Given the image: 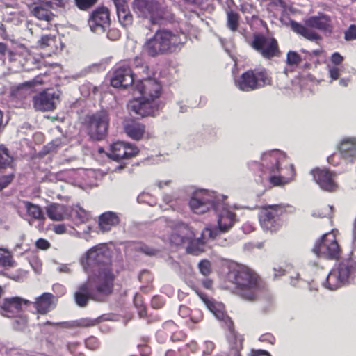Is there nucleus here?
I'll return each instance as SVG.
<instances>
[{
    "mask_svg": "<svg viewBox=\"0 0 356 356\" xmlns=\"http://www.w3.org/2000/svg\"><path fill=\"white\" fill-rule=\"evenodd\" d=\"M115 280L113 268L93 269L87 280L78 286L74 293L76 304L85 307L90 300L105 301L113 293Z\"/></svg>",
    "mask_w": 356,
    "mask_h": 356,
    "instance_id": "nucleus-1",
    "label": "nucleus"
},
{
    "mask_svg": "<svg viewBox=\"0 0 356 356\" xmlns=\"http://www.w3.org/2000/svg\"><path fill=\"white\" fill-rule=\"evenodd\" d=\"M229 282L234 285L235 293L244 300L255 301L268 291V286L253 269L245 265H238L228 273Z\"/></svg>",
    "mask_w": 356,
    "mask_h": 356,
    "instance_id": "nucleus-2",
    "label": "nucleus"
},
{
    "mask_svg": "<svg viewBox=\"0 0 356 356\" xmlns=\"http://www.w3.org/2000/svg\"><path fill=\"white\" fill-rule=\"evenodd\" d=\"M248 165L260 177L293 178L296 176L295 167L289 158L284 152L277 149L264 152L261 162L251 161Z\"/></svg>",
    "mask_w": 356,
    "mask_h": 356,
    "instance_id": "nucleus-3",
    "label": "nucleus"
},
{
    "mask_svg": "<svg viewBox=\"0 0 356 356\" xmlns=\"http://www.w3.org/2000/svg\"><path fill=\"white\" fill-rule=\"evenodd\" d=\"M187 41L186 34L178 30L159 29L145 44L144 48L149 56L170 54L180 49Z\"/></svg>",
    "mask_w": 356,
    "mask_h": 356,
    "instance_id": "nucleus-4",
    "label": "nucleus"
},
{
    "mask_svg": "<svg viewBox=\"0 0 356 356\" xmlns=\"http://www.w3.org/2000/svg\"><path fill=\"white\" fill-rule=\"evenodd\" d=\"M218 232L217 229L213 230L209 228H205L202 231V237L195 238V234L191 228L187 224L179 222L173 229L170 236V241L172 244L177 246L187 244V252L191 254H196L198 249L195 248L193 244L197 243L200 245H204L207 236L209 238L214 239L217 236Z\"/></svg>",
    "mask_w": 356,
    "mask_h": 356,
    "instance_id": "nucleus-5",
    "label": "nucleus"
},
{
    "mask_svg": "<svg viewBox=\"0 0 356 356\" xmlns=\"http://www.w3.org/2000/svg\"><path fill=\"white\" fill-rule=\"evenodd\" d=\"M296 211L295 207L287 204L266 205L259 213L260 225L266 231L276 232L282 225L281 217L293 215Z\"/></svg>",
    "mask_w": 356,
    "mask_h": 356,
    "instance_id": "nucleus-6",
    "label": "nucleus"
},
{
    "mask_svg": "<svg viewBox=\"0 0 356 356\" xmlns=\"http://www.w3.org/2000/svg\"><path fill=\"white\" fill-rule=\"evenodd\" d=\"M272 77L265 67L249 69L234 79L235 86L242 92H252L272 84Z\"/></svg>",
    "mask_w": 356,
    "mask_h": 356,
    "instance_id": "nucleus-7",
    "label": "nucleus"
},
{
    "mask_svg": "<svg viewBox=\"0 0 356 356\" xmlns=\"http://www.w3.org/2000/svg\"><path fill=\"white\" fill-rule=\"evenodd\" d=\"M356 280V258H349L340 262L327 276L325 286L336 290Z\"/></svg>",
    "mask_w": 356,
    "mask_h": 356,
    "instance_id": "nucleus-8",
    "label": "nucleus"
},
{
    "mask_svg": "<svg viewBox=\"0 0 356 356\" xmlns=\"http://www.w3.org/2000/svg\"><path fill=\"white\" fill-rule=\"evenodd\" d=\"M292 30L311 41L319 40L321 37L312 29H316L325 33H331L332 26L330 17L324 14L312 16L305 20V25L295 21L291 23Z\"/></svg>",
    "mask_w": 356,
    "mask_h": 356,
    "instance_id": "nucleus-9",
    "label": "nucleus"
},
{
    "mask_svg": "<svg viewBox=\"0 0 356 356\" xmlns=\"http://www.w3.org/2000/svg\"><path fill=\"white\" fill-rule=\"evenodd\" d=\"M133 9L139 17L149 19L152 24H160L170 16L167 8L161 7L156 0H134Z\"/></svg>",
    "mask_w": 356,
    "mask_h": 356,
    "instance_id": "nucleus-10",
    "label": "nucleus"
},
{
    "mask_svg": "<svg viewBox=\"0 0 356 356\" xmlns=\"http://www.w3.org/2000/svg\"><path fill=\"white\" fill-rule=\"evenodd\" d=\"M110 118L105 111L86 115L83 125L89 137L96 141L104 140L108 134Z\"/></svg>",
    "mask_w": 356,
    "mask_h": 356,
    "instance_id": "nucleus-11",
    "label": "nucleus"
},
{
    "mask_svg": "<svg viewBox=\"0 0 356 356\" xmlns=\"http://www.w3.org/2000/svg\"><path fill=\"white\" fill-rule=\"evenodd\" d=\"M225 198V195H217L214 191L202 189L194 193L189 205L194 213L202 214L211 209L215 211L219 210L220 202L221 199Z\"/></svg>",
    "mask_w": 356,
    "mask_h": 356,
    "instance_id": "nucleus-12",
    "label": "nucleus"
},
{
    "mask_svg": "<svg viewBox=\"0 0 356 356\" xmlns=\"http://www.w3.org/2000/svg\"><path fill=\"white\" fill-rule=\"evenodd\" d=\"M312 252L318 257L328 260H338L341 255V248L334 231L323 234L315 243Z\"/></svg>",
    "mask_w": 356,
    "mask_h": 356,
    "instance_id": "nucleus-13",
    "label": "nucleus"
},
{
    "mask_svg": "<svg viewBox=\"0 0 356 356\" xmlns=\"http://www.w3.org/2000/svg\"><path fill=\"white\" fill-rule=\"evenodd\" d=\"M251 47L266 60H271L281 55L278 42L274 38H266L261 34L254 35Z\"/></svg>",
    "mask_w": 356,
    "mask_h": 356,
    "instance_id": "nucleus-14",
    "label": "nucleus"
},
{
    "mask_svg": "<svg viewBox=\"0 0 356 356\" xmlns=\"http://www.w3.org/2000/svg\"><path fill=\"white\" fill-rule=\"evenodd\" d=\"M86 259L93 269L112 268L111 251L106 245L99 244L90 248L87 252Z\"/></svg>",
    "mask_w": 356,
    "mask_h": 356,
    "instance_id": "nucleus-15",
    "label": "nucleus"
},
{
    "mask_svg": "<svg viewBox=\"0 0 356 356\" xmlns=\"http://www.w3.org/2000/svg\"><path fill=\"white\" fill-rule=\"evenodd\" d=\"M160 104L149 99L143 98L134 99L127 104L128 111L131 113L139 115L142 118L147 116H155L159 110Z\"/></svg>",
    "mask_w": 356,
    "mask_h": 356,
    "instance_id": "nucleus-16",
    "label": "nucleus"
},
{
    "mask_svg": "<svg viewBox=\"0 0 356 356\" xmlns=\"http://www.w3.org/2000/svg\"><path fill=\"white\" fill-rule=\"evenodd\" d=\"M134 82V77L129 60L120 62L111 79V86L115 88H126Z\"/></svg>",
    "mask_w": 356,
    "mask_h": 356,
    "instance_id": "nucleus-17",
    "label": "nucleus"
},
{
    "mask_svg": "<svg viewBox=\"0 0 356 356\" xmlns=\"http://www.w3.org/2000/svg\"><path fill=\"white\" fill-rule=\"evenodd\" d=\"M140 152L138 147L129 143L117 141L110 145L107 155L114 161L129 159L136 157Z\"/></svg>",
    "mask_w": 356,
    "mask_h": 356,
    "instance_id": "nucleus-18",
    "label": "nucleus"
},
{
    "mask_svg": "<svg viewBox=\"0 0 356 356\" xmlns=\"http://www.w3.org/2000/svg\"><path fill=\"white\" fill-rule=\"evenodd\" d=\"M59 96L55 92L43 90L33 97V108L37 111H52L56 108V102Z\"/></svg>",
    "mask_w": 356,
    "mask_h": 356,
    "instance_id": "nucleus-19",
    "label": "nucleus"
},
{
    "mask_svg": "<svg viewBox=\"0 0 356 356\" xmlns=\"http://www.w3.org/2000/svg\"><path fill=\"white\" fill-rule=\"evenodd\" d=\"M31 302L20 297L6 298L3 300L0 307L2 314L8 318L17 316L23 310L24 306H29Z\"/></svg>",
    "mask_w": 356,
    "mask_h": 356,
    "instance_id": "nucleus-20",
    "label": "nucleus"
},
{
    "mask_svg": "<svg viewBox=\"0 0 356 356\" xmlns=\"http://www.w3.org/2000/svg\"><path fill=\"white\" fill-rule=\"evenodd\" d=\"M88 24L92 32H104L110 25L108 9L105 7H100L94 10L88 19Z\"/></svg>",
    "mask_w": 356,
    "mask_h": 356,
    "instance_id": "nucleus-21",
    "label": "nucleus"
},
{
    "mask_svg": "<svg viewBox=\"0 0 356 356\" xmlns=\"http://www.w3.org/2000/svg\"><path fill=\"white\" fill-rule=\"evenodd\" d=\"M227 197L220 202V209L215 211L218 213V226L219 232L225 233L228 232L236 221V214L230 211L227 204L225 203Z\"/></svg>",
    "mask_w": 356,
    "mask_h": 356,
    "instance_id": "nucleus-22",
    "label": "nucleus"
},
{
    "mask_svg": "<svg viewBox=\"0 0 356 356\" xmlns=\"http://www.w3.org/2000/svg\"><path fill=\"white\" fill-rule=\"evenodd\" d=\"M135 88L143 98L155 102L159 98L161 92V86L153 79L138 81L135 86Z\"/></svg>",
    "mask_w": 356,
    "mask_h": 356,
    "instance_id": "nucleus-23",
    "label": "nucleus"
},
{
    "mask_svg": "<svg viewBox=\"0 0 356 356\" xmlns=\"http://www.w3.org/2000/svg\"><path fill=\"white\" fill-rule=\"evenodd\" d=\"M123 127L125 134L134 140L139 141L152 137L151 134L146 131L145 125L134 119L125 120Z\"/></svg>",
    "mask_w": 356,
    "mask_h": 356,
    "instance_id": "nucleus-24",
    "label": "nucleus"
},
{
    "mask_svg": "<svg viewBox=\"0 0 356 356\" xmlns=\"http://www.w3.org/2000/svg\"><path fill=\"white\" fill-rule=\"evenodd\" d=\"M223 320L228 323V327L230 330V334L229 336L228 340L231 354L233 356H241V351L243 348L244 339L242 335L239 334L234 330V323L228 316H226V318H225Z\"/></svg>",
    "mask_w": 356,
    "mask_h": 356,
    "instance_id": "nucleus-25",
    "label": "nucleus"
},
{
    "mask_svg": "<svg viewBox=\"0 0 356 356\" xmlns=\"http://www.w3.org/2000/svg\"><path fill=\"white\" fill-rule=\"evenodd\" d=\"M338 149L342 159L348 163H353L356 159V138L343 139L339 145Z\"/></svg>",
    "mask_w": 356,
    "mask_h": 356,
    "instance_id": "nucleus-26",
    "label": "nucleus"
},
{
    "mask_svg": "<svg viewBox=\"0 0 356 356\" xmlns=\"http://www.w3.org/2000/svg\"><path fill=\"white\" fill-rule=\"evenodd\" d=\"M120 222L119 215L113 211H106L101 214L98 218V226L103 233L111 231L113 227L118 226Z\"/></svg>",
    "mask_w": 356,
    "mask_h": 356,
    "instance_id": "nucleus-27",
    "label": "nucleus"
},
{
    "mask_svg": "<svg viewBox=\"0 0 356 356\" xmlns=\"http://www.w3.org/2000/svg\"><path fill=\"white\" fill-rule=\"evenodd\" d=\"M54 296L51 293H44L38 297L33 303L36 309L37 313L40 314H46L54 307Z\"/></svg>",
    "mask_w": 356,
    "mask_h": 356,
    "instance_id": "nucleus-28",
    "label": "nucleus"
},
{
    "mask_svg": "<svg viewBox=\"0 0 356 356\" xmlns=\"http://www.w3.org/2000/svg\"><path fill=\"white\" fill-rule=\"evenodd\" d=\"M47 216L54 221L68 218L69 208L63 204L54 203L46 207Z\"/></svg>",
    "mask_w": 356,
    "mask_h": 356,
    "instance_id": "nucleus-29",
    "label": "nucleus"
},
{
    "mask_svg": "<svg viewBox=\"0 0 356 356\" xmlns=\"http://www.w3.org/2000/svg\"><path fill=\"white\" fill-rule=\"evenodd\" d=\"M193 289L195 291L200 298L202 300V302L205 304L207 307L218 318L224 319L226 318V316L219 309L220 305L211 298H209L206 293L202 292L197 287H193Z\"/></svg>",
    "mask_w": 356,
    "mask_h": 356,
    "instance_id": "nucleus-30",
    "label": "nucleus"
},
{
    "mask_svg": "<svg viewBox=\"0 0 356 356\" xmlns=\"http://www.w3.org/2000/svg\"><path fill=\"white\" fill-rule=\"evenodd\" d=\"M68 218L79 225L87 222L90 219V214L88 211L80 207L69 209Z\"/></svg>",
    "mask_w": 356,
    "mask_h": 356,
    "instance_id": "nucleus-31",
    "label": "nucleus"
},
{
    "mask_svg": "<svg viewBox=\"0 0 356 356\" xmlns=\"http://www.w3.org/2000/svg\"><path fill=\"white\" fill-rule=\"evenodd\" d=\"M23 204L26 211L27 215L33 220L44 221L45 220L44 213L42 208L29 201H23Z\"/></svg>",
    "mask_w": 356,
    "mask_h": 356,
    "instance_id": "nucleus-32",
    "label": "nucleus"
},
{
    "mask_svg": "<svg viewBox=\"0 0 356 356\" xmlns=\"http://www.w3.org/2000/svg\"><path fill=\"white\" fill-rule=\"evenodd\" d=\"M51 8V6L49 5V2H45L44 3L35 6L31 13L33 15L38 19L49 22L52 19V13L50 10Z\"/></svg>",
    "mask_w": 356,
    "mask_h": 356,
    "instance_id": "nucleus-33",
    "label": "nucleus"
},
{
    "mask_svg": "<svg viewBox=\"0 0 356 356\" xmlns=\"http://www.w3.org/2000/svg\"><path fill=\"white\" fill-rule=\"evenodd\" d=\"M14 159L8 149L3 145H0V170L13 168Z\"/></svg>",
    "mask_w": 356,
    "mask_h": 356,
    "instance_id": "nucleus-34",
    "label": "nucleus"
},
{
    "mask_svg": "<svg viewBox=\"0 0 356 356\" xmlns=\"http://www.w3.org/2000/svg\"><path fill=\"white\" fill-rule=\"evenodd\" d=\"M16 266L12 253L5 248H0V266L12 268Z\"/></svg>",
    "mask_w": 356,
    "mask_h": 356,
    "instance_id": "nucleus-35",
    "label": "nucleus"
},
{
    "mask_svg": "<svg viewBox=\"0 0 356 356\" xmlns=\"http://www.w3.org/2000/svg\"><path fill=\"white\" fill-rule=\"evenodd\" d=\"M240 15L234 10L227 12V26L232 31H236L239 26Z\"/></svg>",
    "mask_w": 356,
    "mask_h": 356,
    "instance_id": "nucleus-36",
    "label": "nucleus"
},
{
    "mask_svg": "<svg viewBox=\"0 0 356 356\" xmlns=\"http://www.w3.org/2000/svg\"><path fill=\"white\" fill-rule=\"evenodd\" d=\"M119 22L124 27H128L133 23V16L129 10V8H125L117 11Z\"/></svg>",
    "mask_w": 356,
    "mask_h": 356,
    "instance_id": "nucleus-37",
    "label": "nucleus"
},
{
    "mask_svg": "<svg viewBox=\"0 0 356 356\" xmlns=\"http://www.w3.org/2000/svg\"><path fill=\"white\" fill-rule=\"evenodd\" d=\"M316 181L317 184L320 186V188L327 192H334L337 188L338 185L334 181V179H315Z\"/></svg>",
    "mask_w": 356,
    "mask_h": 356,
    "instance_id": "nucleus-38",
    "label": "nucleus"
},
{
    "mask_svg": "<svg viewBox=\"0 0 356 356\" xmlns=\"http://www.w3.org/2000/svg\"><path fill=\"white\" fill-rule=\"evenodd\" d=\"M312 175L314 178H333L336 176L332 172L330 171L328 169L323 168H316L312 171Z\"/></svg>",
    "mask_w": 356,
    "mask_h": 356,
    "instance_id": "nucleus-39",
    "label": "nucleus"
},
{
    "mask_svg": "<svg viewBox=\"0 0 356 356\" xmlns=\"http://www.w3.org/2000/svg\"><path fill=\"white\" fill-rule=\"evenodd\" d=\"M134 303L138 309L140 317H146L147 314V308L140 295L137 294L134 296Z\"/></svg>",
    "mask_w": 356,
    "mask_h": 356,
    "instance_id": "nucleus-40",
    "label": "nucleus"
},
{
    "mask_svg": "<svg viewBox=\"0 0 356 356\" xmlns=\"http://www.w3.org/2000/svg\"><path fill=\"white\" fill-rule=\"evenodd\" d=\"M44 83V81L42 80V75H38L35 76L33 80L26 81L25 83H23L18 86L16 89L17 92H19L21 90H23L24 89L31 88L35 84H42Z\"/></svg>",
    "mask_w": 356,
    "mask_h": 356,
    "instance_id": "nucleus-41",
    "label": "nucleus"
},
{
    "mask_svg": "<svg viewBox=\"0 0 356 356\" xmlns=\"http://www.w3.org/2000/svg\"><path fill=\"white\" fill-rule=\"evenodd\" d=\"M97 323V321L96 319H92L90 318H81L77 319V325L78 328H88L91 327Z\"/></svg>",
    "mask_w": 356,
    "mask_h": 356,
    "instance_id": "nucleus-42",
    "label": "nucleus"
},
{
    "mask_svg": "<svg viewBox=\"0 0 356 356\" xmlns=\"http://www.w3.org/2000/svg\"><path fill=\"white\" fill-rule=\"evenodd\" d=\"M56 38L49 35H43L40 40V44L42 48L47 47L56 46Z\"/></svg>",
    "mask_w": 356,
    "mask_h": 356,
    "instance_id": "nucleus-43",
    "label": "nucleus"
},
{
    "mask_svg": "<svg viewBox=\"0 0 356 356\" xmlns=\"http://www.w3.org/2000/svg\"><path fill=\"white\" fill-rule=\"evenodd\" d=\"M85 346L88 349L96 350L100 347V342L97 337L90 336L85 340Z\"/></svg>",
    "mask_w": 356,
    "mask_h": 356,
    "instance_id": "nucleus-44",
    "label": "nucleus"
},
{
    "mask_svg": "<svg viewBox=\"0 0 356 356\" xmlns=\"http://www.w3.org/2000/svg\"><path fill=\"white\" fill-rule=\"evenodd\" d=\"M302 61L300 56L296 51H289L287 54L286 62L289 65H297Z\"/></svg>",
    "mask_w": 356,
    "mask_h": 356,
    "instance_id": "nucleus-45",
    "label": "nucleus"
},
{
    "mask_svg": "<svg viewBox=\"0 0 356 356\" xmlns=\"http://www.w3.org/2000/svg\"><path fill=\"white\" fill-rule=\"evenodd\" d=\"M262 182L265 181L266 183H264L265 184H267V188L270 189L273 187H277V186H283L285 184H287L289 183V179H261Z\"/></svg>",
    "mask_w": 356,
    "mask_h": 356,
    "instance_id": "nucleus-46",
    "label": "nucleus"
},
{
    "mask_svg": "<svg viewBox=\"0 0 356 356\" xmlns=\"http://www.w3.org/2000/svg\"><path fill=\"white\" fill-rule=\"evenodd\" d=\"M198 268L200 273L205 276L211 272V264L208 260H202L198 264Z\"/></svg>",
    "mask_w": 356,
    "mask_h": 356,
    "instance_id": "nucleus-47",
    "label": "nucleus"
},
{
    "mask_svg": "<svg viewBox=\"0 0 356 356\" xmlns=\"http://www.w3.org/2000/svg\"><path fill=\"white\" fill-rule=\"evenodd\" d=\"M97 0H75L76 6L82 10H86L94 6Z\"/></svg>",
    "mask_w": 356,
    "mask_h": 356,
    "instance_id": "nucleus-48",
    "label": "nucleus"
},
{
    "mask_svg": "<svg viewBox=\"0 0 356 356\" xmlns=\"http://www.w3.org/2000/svg\"><path fill=\"white\" fill-rule=\"evenodd\" d=\"M286 7L284 0H268V8L270 10L285 9Z\"/></svg>",
    "mask_w": 356,
    "mask_h": 356,
    "instance_id": "nucleus-49",
    "label": "nucleus"
},
{
    "mask_svg": "<svg viewBox=\"0 0 356 356\" xmlns=\"http://www.w3.org/2000/svg\"><path fill=\"white\" fill-rule=\"evenodd\" d=\"M344 38L347 41L356 40V25L351 24L345 32Z\"/></svg>",
    "mask_w": 356,
    "mask_h": 356,
    "instance_id": "nucleus-50",
    "label": "nucleus"
},
{
    "mask_svg": "<svg viewBox=\"0 0 356 356\" xmlns=\"http://www.w3.org/2000/svg\"><path fill=\"white\" fill-rule=\"evenodd\" d=\"M190 319L192 322L197 323L203 319V314L201 310L195 309L192 310Z\"/></svg>",
    "mask_w": 356,
    "mask_h": 356,
    "instance_id": "nucleus-51",
    "label": "nucleus"
},
{
    "mask_svg": "<svg viewBox=\"0 0 356 356\" xmlns=\"http://www.w3.org/2000/svg\"><path fill=\"white\" fill-rule=\"evenodd\" d=\"M204 347L205 348L202 352V356H211L216 348V346L213 342L207 341L204 343Z\"/></svg>",
    "mask_w": 356,
    "mask_h": 356,
    "instance_id": "nucleus-52",
    "label": "nucleus"
},
{
    "mask_svg": "<svg viewBox=\"0 0 356 356\" xmlns=\"http://www.w3.org/2000/svg\"><path fill=\"white\" fill-rule=\"evenodd\" d=\"M35 246L38 249L46 250L50 248L51 244L44 238H39L35 242Z\"/></svg>",
    "mask_w": 356,
    "mask_h": 356,
    "instance_id": "nucleus-53",
    "label": "nucleus"
},
{
    "mask_svg": "<svg viewBox=\"0 0 356 356\" xmlns=\"http://www.w3.org/2000/svg\"><path fill=\"white\" fill-rule=\"evenodd\" d=\"M329 75L332 81L337 80L340 76V70L337 66L329 67Z\"/></svg>",
    "mask_w": 356,
    "mask_h": 356,
    "instance_id": "nucleus-54",
    "label": "nucleus"
},
{
    "mask_svg": "<svg viewBox=\"0 0 356 356\" xmlns=\"http://www.w3.org/2000/svg\"><path fill=\"white\" fill-rule=\"evenodd\" d=\"M138 250L147 255H154L157 250L154 248H150L147 245H142L138 248Z\"/></svg>",
    "mask_w": 356,
    "mask_h": 356,
    "instance_id": "nucleus-55",
    "label": "nucleus"
},
{
    "mask_svg": "<svg viewBox=\"0 0 356 356\" xmlns=\"http://www.w3.org/2000/svg\"><path fill=\"white\" fill-rule=\"evenodd\" d=\"M330 60L335 65H341L344 60V58L338 52L332 54Z\"/></svg>",
    "mask_w": 356,
    "mask_h": 356,
    "instance_id": "nucleus-56",
    "label": "nucleus"
},
{
    "mask_svg": "<svg viewBox=\"0 0 356 356\" xmlns=\"http://www.w3.org/2000/svg\"><path fill=\"white\" fill-rule=\"evenodd\" d=\"M58 324H59V325L63 328H67V329L78 328L77 320L60 322V323H58Z\"/></svg>",
    "mask_w": 356,
    "mask_h": 356,
    "instance_id": "nucleus-57",
    "label": "nucleus"
},
{
    "mask_svg": "<svg viewBox=\"0 0 356 356\" xmlns=\"http://www.w3.org/2000/svg\"><path fill=\"white\" fill-rule=\"evenodd\" d=\"M260 341L263 342H268L270 344H274L275 343V337L270 333H266L262 334L260 337Z\"/></svg>",
    "mask_w": 356,
    "mask_h": 356,
    "instance_id": "nucleus-58",
    "label": "nucleus"
},
{
    "mask_svg": "<svg viewBox=\"0 0 356 356\" xmlns=\"http://www.w3.org/2000/svg\"><path fill=\"white\" fill-rule=\"evenodd\" d=\"M254 6L252 3L243 2L240 5V10L243 13H251L254 10Z\"/></svg>",
    "mask_w": 356,
    "mask_h": 356,
    "instance_id": "nucleus-59",
    "label": "nucleus"
},
{
    "mask_svg": "<svg viewBox=\"0 0 356 356\" xmlns=\"http://www.w3.org/2000/svg\"><path fill=\"white\" fill-rule=\"evenodd\" d=\"M113 2L116 8V11L129 8L126 0H113Z\"/></svg>",
    "mask_w": 356,
    "mask_h": 356,
    "instance_id": "nucleus-60",
    "label": "nucleus"
},
{
    "mask_svg": "<svg viewBox=\"0 0 356 356\" xmlns=\"http://www.w3.org/2000/svg\"><path fill=\"white\" fill-rule=\"evenodd\" d=\"M138 349H139L140 354L142 356H149L151 355V353H152L151 348H150V346H149L147 345L138 346Z\"/></svg>",
    "mask_w": 356,
    "mask_h": 356,
    "instance_id": "nucleus-61",
    "label": "nucleus"
},
{
    "mask_svg": "<svg viewBox=\"0 0 356 356\" xmlns=\"http://www.w3.org/2000/svg\"><path fill=\"white\" fill-rule=\"evenodd\" d=\"M52 230L57 234H63L66 232L67 229L64 224L54 225Z\"/></svg>",
    "mask_w": 356,
    "mask_h": 356,
    "instance_id": "nucleus-62",
    "label": "nucleus"
},
{
    "mask_svg": "<svg viewBox=\"0 0 356 356\" xmlns=\"http://www.w3.org/2000/svg\"><path fill=\"white\" fill-rule=\"evenodd\" d=\"M340 157H341L340 153H334L327 158V161L333 165H337L339 163L338 160Z\"/></svg>",
    "mask_w": 356,
    "mask_h": 356,
    "instance_id": "nucleus-63",
    "label": "nucleus"
},
{
    "mask_svg": "<svg viewBox=\"0 0 356 356\" xmlns=\"http://www.w3.org/2000/svg\"><path fill=\"white\" fill-rule=\"evenodd\" d=\"M274 274L273 277L274 279H277L280 277H282L285 275L286 270L283 268L278 266L273 268Z\"/></svg>",
    "mask_w": 356,
    "mask_h": 356,
    "instance_id": "nucleus-64",
    "label": "nucleus"
}]
</instances>
